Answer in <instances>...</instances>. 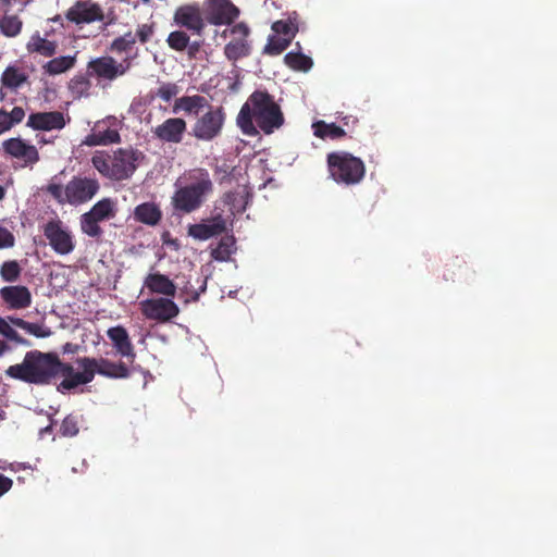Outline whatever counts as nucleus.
Returning <instances> with one entry per match:
<instances>
[{
  "instance_id": "nucleus-1",
  "label": "nucleus",
  "mask_w": 557,
  "mask_h": 557,
  "mask_svg": "<svg viewBox=\"0 0 557 557\" xmlns=\"http://www.w3.org/2000/svg\"><path fill=\"white\" fill-rule=\"evenodd\" d=\"M73 366L63 363L54 352L39 350L27 351L22 362L10 366L5 375L35 385L49 384L53 379L62 376L61 382L71 379Z\"/></svg>"
},
{
  "instance_id": "nucleus-2",
  "label": "nucleus",
  "mask_w": 557,
  "mask_h": 557,
  "mask_svg": "<svg viewBox=\"0 0 557 557\" xmlns=\"http://www.w3.org/2000/svg\"><path fill=\"white\" fill-rule=\"evenodd\" d=\"M283 123L284 116L280 106L272 96L261 90L249 96L237 116V125L247 136H257L259 129L264 134H272Z\"/></svg>"
},
{
  "instance_id": "nucleus-3",
  "label": "nucleus",
  "mask_w": 557,
  "mask_h": 557,
  "mask_svg": "<svg viewBox=\"0 0 557 557\" xmlns=\"http://www.w3.org/2000/svg\"><path fill=\"white\" fill-rule=\"evenodd\" d=\"M176 186L172 201L175 209L185 213L200 208L214 189L211 176L205 169L188 171L177 181Z\"/></svg>"
},
{
  "instance_id": "nucleus-4",
  "label": "nucleus",
  "mask_w": 557,
  "mask_h": 557,
  "mask_svg": "<svg viewBox=\"0 0 557 557\" xmlns=\"http://www.w3.org/2000/svg\"><path fill=\"white\" fill-rule=\"evenodd\" d=\"M75 364L73 376L58 385L59 392L64 393L79 385L88 384L94 380L96 373L111 379H124L129 375V370L123 362H112L106 358L82 357L76 359Z\"/></svg>"
},
{
  "instance_id": "nucleus-5",
  "label": "nucleus",
  "mask_w": 557,
  "mask_h": 557,
  "mask_svg": "<svg viewBox=\"0 0 557 557\" xmlns=\"http://www.w3.org/2000/svg\"><path fill=\"white\" fill-rule=\"evenodd\" d=\"M48 190L59 202L76 206L90 200L99 190V184L91 178H73L65 186L50 185Z\"/></svg>"
},
{
  "instance_id": "nucleus-6",
  "label": "nucleus",
  "mask_w": 557,
  "mask_h": 557,
  "mask_svg": "<svg viewBox=\"0 0 557 557\" xmlns=\"http://www.w3.org/2000/svg\"><path fill=\"white\" fill-rule=\"evenodd\" d=\"M330 174L334 181L357 184L364 175L363 162L347 152H333L327 157Z\"/></svg>"
},
{
  "instance_id": "nucleus-7",
  "label": "nucleus",
  "mask_w": 557,
  "mask_h": 557,
  "mask_svg": "<svg viewBox=\"0 0 557 557\" xmlns=\"http://www.w3.org/2000/svg\"><path fill=\"white\" fill-rule=\"evenodd\" d=\"M198 116L191 127V135L198 140L211 141L222 133L225 112L222 107L209 106Z\"/></svg>"
},
{
  "instance_id": "nucleus-8",
  "label": "nucleus",
  "mask_w": 557,
  "mask_h": 557,
  "mask_svg": "<svg viewBox=\"0 0 557 557\" xmlns=\"http://www.w3.org/2000/svg\"><path fill=\"white\" fill-rule=\"evenodd\" d=\"M87 69L89 75L111 82L128 72L131 60L125 58L122 62H117L112 57L106 55L90 60Z\"/></svg>"
},
{
  "instance_id": "nucleus-9",
  "label": "nucleus",
  "mask_w": 557,
  "mask_h": 557,
  "mask_svg": "<svg viewBox=\"0 0 557 557\" xmlns=\"http://www.w3.org/2000/svg\"><path fill=\"white\" fill-rule=\"evenodd\" d=\"M44 234L51 248L58 255H69L75 248V239L72 232L59 220L49 221L45 225Z\"/></svg>"
},
{
  "instance_id": "nucleus-10",
  "label": "nucleus",
  "mask_w": 557,
  "mask_h": 557,
  "mask_svg": "<svg viewBox=\"0 0 557 557\" xmlns=\"http://www.w3.org/2000/svg\"><path fill=\"white\" fill-rule=\"evenodd\" d=\"M249 28L245 23H238L231 28L223 30L222 37L232 36L233 39L225 46L224 53L230 60H237L249 52L247 37Z\"/></svg>"
},
{
  "instance_id": "nucleus-11",
  "label": "nucleus",
  "mask_w": 557,
  "mask_h": 557,
  "mask_svg": "<svg viewBox=\"0 0 557 557\" xmlns=\"http://www.w3.org/2000/svg\"><path fill=\"white\" fill-rule=\"evenodd\" d=\"M144 315L159 322H166L175 318L180 309L177 305L168 298L147 299L140 302Z\"/></svg>"
},
{
  "instance_id": "nucleus-12",
  "label": "nucleus",
  "mask_w": 557,
  "mask_h": 557,
  "mask_svg": "<svg viewBox=\"0 0 557 557\" xmlns=\"http://www.w3.org/2000/svg\"><path fill=\"white\" fill-rule=\"evenodd\" d=\"M141 153L134 149H119L112 154L113 180L128 178L137 168Z\"/></svg>"
},
{
  "instance_id": "nucleus-13",
  "label": "nucleus",
  "mask_w": 557,
  "mask_h": 557,
  "mask_svg": "<svg viewBox=\"0 0 557 557\" xmlns=\"http://www.w3.org/2000/svg\"><path fill=\"white\" fill-rule=\"evenodd\" d=\"M208 21L213 25L231 24L239 10L228 0H206Z\"/></svg>"
},
{
  "instance_id": "nucleus-14",
  "label": "nucleus",
  "mask_w": 557,
  "mask_h": 557,
  "mask_svg": "<svg viewBox=\"0 0 557 557\" xmlns=\"http://www.w3.org/2000/svg\"><path fill=\"white\" fill-rule=\"evenodd\" d=\"M187 129V123L181 117H169L152 128L153 136L162 143L180 144Z\"/></svg>"
},
{
  "instance_id": "nucleus-15",
  "label": "nucleus",
  "mask_w": 557,
  "mask_h": 557,
  "mask_svg": "<svg viewBox=\"0 0 557 557\" xmlns=\"http://www.w3.org/2000/svg\"><path fill=\"white\" fill-rule=\"evenodd\" d=\"M70 121L62 112H38L28 116L27 125L39 131H57L62 129Z\"/></svg>"
},
{
  "instance_id": "nucleus-16",
  "label": "nucleus",
  "mask_w": 557,
  "mask_h": 557,
  "mask_svg": "<svg viewBox=\"0 0 557 557\" xmlns=\"http://www.w3.org/2000/svg\"><path fill=\"white\" fill-rule=\"evenodd\" d=\"M66 16L76 24L91 23L102 18V11L91 1H78L67 11Z\"/></svg>"
},
{
  "instance_id": "nucleus-17",
  "label": "nucleus",
  "mask_w": 557,
  "mask_h": 557,
  "mask_svg": "<svg viewBox=\"0 0 557 557\" xmlns=\"http://www.w3.org/2000/svg\"><path fill=\"white\" fill-rule=\"evenodd\" d=\"M226 228L225 220L220 215L203 220L201 223L190 225L188 234L199 240H207L221 234Z\"/></svg>"
},
{
  "instance_id": "nucleus-18",
  "label": "nucleus",
  "mask_w": 557,
  "mask_h": 557,
  "mask_svg": "<svg viewBox=\"0 0 557 557\" xmlns=\"http://www.w3.org/2000/svg\"><path fill=\"white\" fill-rule=\"evenodd\" d=\"M0 296L10 309H25L32 304L29 289L21 285L2 287L0 289Z\"/></svg>"
},
{
  "instance_id": "nucleus-19",
  "label": "nucleus",
  "mask_w": 557,
  "mask_h": 557,
  "mask_svg": "<svg viewBox=\"0 0 557 557\" xmlns=\"http://www.w3.org/2000/svg\"><path fill=\"white\" fill-rule=\"evenodd\" d=\"M108 337L111 339L116 354L128 359L131 362L135 360L136 354L125 327L117 325L107 331Z\"/></svg>"
},
{
  "instance_id": "nucleus-20",
  "label": "nucleus",
  "mask_w": 557,
  "mask_h": 557,
  "mask_svg": "<svg viewBox=\"0 0 557 557\" xmlns=\"http://www.w3.org/2000/svg\"><path fill=\"white\" fill-rule=\"evenodd\" d=\"M5 152L23 160L26 164H34L38 161V151L35 146L27 144L21 138H11L3 143Z\"/></svg>"
},
{
  "instance_id": "nucleus-21",
  "label": "nucleus",
  "mask_w": 557,
  "mask_h": 557,
  "mask_svg": "<svg viewBox=\"0 0 557 557\" xmlns=\"http://www.w3.org/2000/svg\"><path fill=\"white\" fill-rule=\"evenodd\" d=\"M174 21L176 24L196 33H200L203 28V21L198 5L188 4L180 7L174 14Z\"/></svg>"
},
{
  "instance_id": "nucleus-22",
  "label": "nucleus",
  "mask_w": 557,
  "mask_h": 557,
  "mask_svg": "<svg viewBox=\"0 0 557 557\" xmlns=\"http://www.w3.org/2000/svg\"><path fill=\"white\" fill-rule=\"evenodd\" d=\"M208 106V100L202 96H183L175 99L172 112L174 114L184 112L187 115H199Z\"/></svg>"
},
{
  "instance_id": "nucleus-23",
  "label": "nucleus",
  "mask_w": 557,
  "mask_h": 557,
  "mask_svg": "<svg viewBox=\"0 0 557 557\" xmlns=\"http://www.w3.org/2000/svg\"><path fill=\"white\" fill-rule=\"evenodd\" d=\"M120 140L116 129L106 127V122H98L91 134L85 137L83 144L86 146H104Z\"/></svg>"
},
{
  "instance_id": "nucleus-24",
  "label": "nucleus",
  "mask_w": 557,
  "mask_h": 557,
  "mask_svg": "<svg viewBox=\"0 0 557 557\" xmlns=\"http://www.w3.org/2000/svg\"><path fill=\"white\" fill-rule=\"evenodd\" d=\"M145 284L152 293L162 294L165 296L175 295L176 287L174 283L163 274L153 273L148 275Z\"/></svg>"
},
{
  "instance_id": "nucleus-25",
  "label": "nucleus",
  "mask_w": 557,
  "mask_h": 557,
  "mask_svg": "<svg viewBox=\"0 0 557 557\" xmlns=\"http://www.w3.org/2000/svg\"><path fill=\"white\" fill-rule=\"evenodd\" d=\"M161 215L159 207L152 202L141 203L134 210L136 221L151 226L159 223Z\"/></svg>"
},
{
  "instance_id": "nucleus-26",
  "label": "nucleus",
  "mask_w": 557,
  "mask_h": 557,
  "mask_svg": "<svg viewBox=\"0 0 557 557\" xmlns=\"http://www.w3.org/2000/svg\"><path fill=\"white\" fill-rule=\"evenodd\" d=\"M26 49L30 53L36 52L44 57H51L57 52V44L41 37L39 33H36L29 38Z\"/></svg>"
},
{
  "instance_id": "nucleus-27",
  "label": "nucleus",
  "mask_w": 557,
  "mask_h": 557,
  "mask_svg": "<svg viewBox=\"0 0 557 557\" xmlns=\"http://www.w3.org/2000/svg\"><path fill=\"white\" fill-rule=\"evenodd\" d=\"M88 213L100 222L112 219L116 214V202L110 198L101 199L94 205Z\"/></svg>"
},
{
  "instance_id": "nucleus-28",
  "label": "nucleus",
  "mask_w": 557,
  "mask_h": 557,
  "mask_svg": "<svg viewBox=\"0 0 557 557\" xmlns=\"http://www.w3.org/2000/svg\"><path fill=\"white\" fill-rule=\"evenodd\" d=\"M24 117L25 111L22 107H14L10 112L0 110V135L21 123Z\"/></svg>"
},
{
  "instance_id": "nucleus-29",
  "label": "nucleus",
  "mask_w": 557,
  "mask_h": 557,
  "mask_svg": "<svg viewBox=\"0 0 557 557\" xmlns=\"http://www.w3.org/2000/svg\"><path fill=\"white\" fill-rule=\"evenodd\" d=\"M249 191L245 186L238 187L233 194L226 195V202L232 214L242 213L248 203Z\"/></svg>"
},
{
  "instance_id": "nucleus-30",
  "label": "nucleus",
  "mask_w": 557,
  "mask_h": 557,
  "mask_svg": "<svg viewBox=\"0 0 557 557\" xmlns=\"http://www.w3.org/2000/svg\"><path fill=\"white\" fill-rule=\"evenodd\" d=\"M76 62V55H62L50 60L44 69L50 75H59L71 70Z\"/></svg>"
},
{
  "instance_id": "nucleus-31",
  "label": "nucleus",
  "mask_w": 557,
  "mask_h": 557,
  "mask_svg": "<svg viewBox=\"0 0 557 557\" xmlns=\"http://www.w3.org/2000/svg\"><path fill=\"white\" fill-rule=\"evenodd\" d=\"M11 321L16 327L38 338H47L52 334L51 330L45 324L30 323L23 319H11Z\"/></svg>"
},
{
  "instance_id": "nucleus-32",
  "label": "nucleus",
  "mask_w": 557,
  "mask_h": 557,
  "mask_svg": "<svg viewBox=\"0 0 557 557\" xmlns=\"http://www.w3.org/2000/svg\"><path fill=\"white\" fill-rule=\"evenodd\" d=\"M25 81V73L15 66L7 67L1 76V82L3 86L10 89L18 88Z\"/></svg>"
},
{
  "instance_id": "nucleus-33",
  "label": "nucleus",
  "mask_w": 557,
  "mask_h": 557,
  "mask_svg": "<svg viewBox=\"0 0 557 557\" xmlns=\"http://www.w3.org/2000/svg\"><path fill=\"white\" fill-rule=\"evenodd\" d=\"M313 127V133L317 137H320V138H332V139H336V138H341L345 135V131L339 127V126H336L335 124H326L325 122L323 121H319L317 123H314L312 125Z\"/></svg>"
},
{
  "instance_id": "nucleus-34",
  "label": "nucleus",
  "mask_w": 557,
  "mask_h": 557,
  "mask_svg": "<svg viewBox=\"0 0 557 557\" xmlns=\"http://www.w3.org/2000/svg\"><path fill=\"white\" fill-rule=\"evenodd\" d=\"M284 61L290 69L296 71L307 72L313 65L311 58L299 52H288Z\"/></svg>"
},
{
  "instance_id": "nucleus-35",
  "label": "nucleus",
  "mask_w": 557,
  "mask_h": 557,
  "mask_svg": "<svg viewBox=\"0 0 557 557\" xmlns=\"http://www.w3.org/2000/svg\"><path fill=\"white\" fill-rule=\"evenodd\" d=\"M23 27V22L15 15H4L0 20V32L7 37H16Z\"/></svg>"
},
{
  "instance_id": "nucleus-36",
  "label": "nucleus",
  "mask_w": 557,
  "mask_h": 557,
  "mask_svg": "<svg viewBox=\"0 0 557 557\" xmlns=\"http://www.w3.org/2000/svg\"><path fill=\"white\" fill-rule=\"evenodd\" d=\"M112 156L106 154L103 152H97L94 154L91 162L92 165L97 169L99 173L103 176L113 180V166H112Z\"/></svg>"
},
{
  "instance_id": "nucleus-37",
  "label": "nucleus",
  "mask_w": 557,
  "mask_h": 557,
  "mask_svg": "<svg viewBox=\"0 0 557 557\" xmlns=\"http://www.w3.org/2000/svg\"><path fill=\"white\" fill-rule=\"evenodd\" d=\"M292 41L288 38H283L281 35L274 33L268 39V44L264 47V53L270 55H277L283 52Z\"/></svg>"
},
{
  "instance_id": "nucleus-38",
  "label": "nucleus",
  "mask_w": 557,
  "mask_h": 557,
  "mask_svg": "<svg viewBox=\"0 0 557 557\" xmlns=\"http://www.w3.org/2000/svg\"><path fill=\"white\" fill-rule=\"evenodd\" d=\"M235 240L233 237H224L218 247L212 250V257L219 261H226L234 252Z\"/></svg>"
},
{
  "instance_id": "nucleus-39",
  "label": "nucleus",
  "mask_w": 557,
  "mask_h": 557,
  "mask_svg": "<svg viewBox=\"0 0 557 557\" xmlns=\"http://www.w3.org/2000/svg\"><path fill=\"white\" fill-rule=\"evenodd\" d=\"M272 30L281 35L283 38H288V40H293L298 28L296 24L292 21H276L272 25Z\"/></svg>"
},
{
  "instance_id": "nucleus-40",
  "label": "nucleus",
  "mask_w": 557,
  "mask_h": 557,
  "mask_svg": "<svg viewBox=\"0 0 557 557\" xmlns=\"http://www.w3.org/2000/svg\"><path fill=\"white\" fill-rule=\"evenodd\" d=\"M100 221L91 216L90 213H84L81 218V227L83 233L88 236L96 237L101 234V228L98 225Z\"/></svg>"
},
{
  "instance_id": "nucleus-41",
  "label": "nucleus",
  "mask_w": 557,
  "mask_h": 557,
  "mask_svg": "<svg viewBox=\"0 0 557 557\" xmlns=\"http://www.w3.org/2000/svg\"><path fill=\"white\" fill-rule=\"evenodd\" d=\"M11 319H16L15 317L1 318L0 317V335L5 338L13 341L15 343H23V339L18 335V333L14 330L15 326Z\"/></svg>"
},
{
  "instance_id": "nucleus-42",
  "label": "nucleus",
  "mask_w": 557,
  "mask_h": 557,
  "mask_svg": "<svg viewBox=\"0 0 557 557\" xmlns=\"http://www.w3.org/2000/svg\"><path fill=\"white\" fill-rule=\"evenodd\" d=\"M189 42V37L181 30L172 32L168 37L169 46L177 51H182L187 48Z\"/></svg>"
},
{
  "instance_id": "nucleus-43",
  "label": "nucleus",
  "mask_w": 557,
  "mask_h": 557,
  "mask_svg": "<svg viewBox=\"0 0 557 557\" xmlns=\"http://www.w3.org/2000/svg\"><path fill=\"white\" fill-rule=\"evenodd\" d=\"M21 272V268L16 261H7L1 265V277L7 282L15 281Z\"/></svg>"
},
{
  "instance_id": "nucleus-44",
  "label": "nucleus",
  "mask_w": 557,
  "mask_h": 557,
  "mask_svg": "<svg viewBox=\"0 0 557 557\" xmlns=\"http://www.w3.org/2000/svg\"><path fill=\"white\" fill-rule=\"evenodd\" d=\"M136 42V36L127 33L113 40L111 49L115 52H125Z\"/></svg>"
},
{
  "instance_id": "nucleus-45",
  "label": "nucleus",
  "mask_w": 557,
  "mask_h": 557,
  "mask_svg": "<svg viewBox=\"0 0 557 557\" xmlns=\"http://www.w3.org/2000/svg\"><path fill=\"white\" fill-rule=\"evenodd\" d=\"M61 433L64 436H74L78 433L77 420L75 417L69 416L63 420Z\"/></svg>"
},
{
  "instance_id": "nucleus-46",
  "label": "nucleus",
  "mask_w": 557,
  "mask_h": 557,
  "mask_svg": "<svg viewBox=\"0 0 557 557\" xmlns=\"http://www.w3.org/2000/svg\"><path fill=\"white\" fill-rule=\"evenodd\" d=\"M178 94V87L175 84H163L159 87L157 95L164 101H170Z\"/></svg>"
},
{
  "instance_id": "nucleus-47",
  "label": "nucleus",
  "mask_w": 557,
  "mask_h": 557,
  "mask_svg": "<svg viewBox=\"0 0 557 557\" xmlns=\"http://www.w3.org/2000/svg\"><path fill=\"white\" fill-rule=\"evenodd\" d=\"M15 244V237L11 231L0 225V249L11 248Z\"/></svg>"
},
{
  "instance_id": "nucleus-48",
  "label": "nucleus",
  "mask_w": 557,
  "mask_h": 557,
  "mask_svg": "<svg viewBox=\"0 0 557 557\" xmlns=\"http://www.w3.org/2000/svg\"><path fill=\"white\" fill-rule=\"evenodd\" d=\"M152 26L144 24L138 27L137 37L141 42H146L152 36Z\"/></svg>"
},
{
  "instance_id": "nucleus-49",
  "label": "nucleus",
  "mask_w": 557,
  "mask_h": 557,
  "mask_svg": "<svg viewBox=\"0 0 557 557\" xmlns=\"http://www.w3.org/2000/svg\"><path fill=\"white\" fill-rule=\"evenodd\" d=\"M12 486V481L0 474V496H2L4 493H7Z\"/></svg>"
},
{
  "instance_id": "nucleus-50",
  "label": "nucleus",
  "mask_w": 557,
  "mask_h": 557,
  "mask_svg": "<svg viewBox=\"0 0 557 557\" xmlns=\"http://www.w3.org/2000/svg\"><path fill=\"white\" fill-rule=\"evenodd\" d=\"M9 350V346L5 342L0 341V357Z\"/></svg>"
},
{
  "instance_id": "nucleus-51",
  "label": "nucleus",
  "mask_w": 557,
  "mask_h": 557,
  "mask_svg": "<svg viewBox=\"0 0 557 557\" xmlns=\"http://www.w3.org/2000/svg\"><path fill=\"white\" fill-rule=\"evenodd\" d=\"M5 197V188L0 185V201H2Z\"/></svg>"
},
{
  "instance_id": "nucleus-52",
  "label": "nucleus",
  "mask_w": 557,
  "mask_h": 557,
  "mask_svg": "<svg viewBox=\"0 0 557 557\" xmlns=\"http://www.w3.org/2000/svg\"><path fill=\"white\" fill-rule=\"evenodd\" d=\"M50 430H51V426H50V425H49V426H46V428H44V429H41V430H40V434H41V435H44L45 433L50 432Z\"/></svg>"
},
{
  "instance_id": "nucleus-53",
  "label": "nucleus",
  "mask_w": 557,
  "mask_h": 557,
  "mask_svg": "<svg viewBox=\"0 0 557 557\" xmlns=\"http://www.w3.org/2000/svg\"><path fill=\"white\" fill-rule=\"evenodd\" d=\"M63 351L64 352H71V344H66L64 347H63Z\"/></svg>"
},
{
  "instance_id": "nucleus-54",
  "label": "nucleus",
  "mask_w": 557,
  "mask_h": 557,
  "mask_svg": "<svg viewBox=\"0 0 557 557\" xmlns=\"http://www.w3.org/2000/svg\"><path fill=\"white\" fill-rule=\"evenodd\" d=\"M144 2H148L149 0H143Z\"/></svg>"
}]
</instances>
